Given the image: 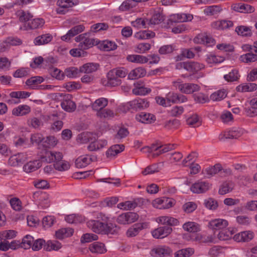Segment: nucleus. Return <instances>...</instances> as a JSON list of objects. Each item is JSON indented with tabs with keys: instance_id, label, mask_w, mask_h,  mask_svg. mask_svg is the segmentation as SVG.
<instances>
[{
	"instance_id": "f257e3e1",
	"label": "nucleus",
	"mask_w": 257,
	"mask_h": 257,
	"mask_svg": "<svg viewBox=\"0 0 257 257\" xmlns=\"http://www.w3.org/2000/svg\"><path fill=\"white\" fill-rule=\"evenodd\" d=\"M87 225L88 228L97 233L114 234L117 233L119 230V227L115 224H105L99 220H89Z\"/></svg>"
},
{
	"instance_id": "f03ea898",
	"label": "nucleus",
	"mask_w": 257,
	"mask_h": 257,
	"mask_svg": "<svg viewBox=\"0 0 257 257\" xmlns=\"http://www.w3.org/2000/svg\"><path fill=\"white\" fill-rule=\"evenodd\" d=\"M75 40L77 42H80L78 47L83 50H87L98 44L97 40L90 38L87 33L77 36L75 37Z\"/></svg>"
},
{
	"instance_id": "7ed1b4c3",
	"label": "nucleus",
	"mask_w": 257,
	"mask_h": 257,
	"mask_svg": "<svg viewBox=\"0 0 257 257\" xmlns=\"http://www.w3.org/2000/svg\"><path fill=\"white\" fill-rule=\"evenodd\" d=\"M175 87L182 93L186 94H193L195 92L200 90V87L199 85L193 83H174Z\"/></svg>"
},
{
	"instance_id": "20e7f679",
	"label": "nucleus",
	"mask_w": 257,
	"mask_h": 257,
	"mask_svg": "<svg viewBox=\"0 0 257 257\" xmlns=\"http://www.w3.org/2000/svg\"><path fill=\"white\" fill-rule=\"evenodd\" d=\"M152 204L153 207L157 209H166L173 207L175 204V201L173 199L169 198H158L154 200Z\"/></svg>"
},
{
	"instance_id": "39448f33",
	"label": "nucleus",
	"mask_w": 257,
	"mask_h": 257,
	"mask_svg": "<svg viewBox=\"0 0 257 257\" xmlns=\"http://www.w3.org/2000/svg\"><path fill=\"white\" fill-rule=\"evenodd\" d=\"M138 218L137 213L128 212L119 215L116 218V222L120 224H128L135 222Z\"/></svg>"
},
{
	"instance_id": "423d86ee",
	"label": "nucleus",
	"mask_w": 257,
	"mask_h": 257,
	"mask_svg": "<svg viewBox=\"0 0 257 257\" xmlns=\"http://www.w3.org/2000/svg\"><path fill=\"white\" fill-rule=\"evenodd\" d=\"M72 98V95L69 94H65L63 97L61 105L62 108L67 112H73L76 109V105Z\"/></svg>"
},
{
	"instance_id": "0eeeda50",
	"label": "nucleus",
	"mask_w": 257,
	"mask_h": 257,
	"mask_svg": "<svg viewBox=\"0 0 257 257\" xmlns=\"http://www.w3.org/2000/svg\"><path fill=\"white\" fill-rule=\"evenodd\" d=\"M210 187V184L207 181L198 180L191 187V190L195 193H203L205 192Z\"/></svg>"
},
{
	"instance_id": "6e6552de",
	"label": "nucleus",
	"mask_w": 257,
	"mask_h": 257,
	"mask_svg": "<svg viewBox=\"0 0 257 257\" xmlns=\"http://www.w3.org/2000/svg\"><path fill=\"white\" fill-rule=\"evenodd\" d=\"M172 230V227L170 226H161L154 229L152 231V234L155 238H163L171 234Z\"/></svg>"
},
{
	"instance_id": "1a4fd4ad",
	"label": "nucleus",
	"mask_w": 257,
	"mask_h": 257,
	"mask_svg": "<svg viewBox=\"0 0 257 257\" xmlns=\"http://www.w3.org/2000/svg\"><path fill=\"white\" fill-rule=\"evenodd\" d=\"M193 19V16L190 14H176L170 16L169 21L170 23H181L190 22Z\"/></svg>"
},
{
	"instance_id": "9d476101",
	"label": "nucleus",
	"mask_w": 257,
	"mask_h": 257,
	"mask_svg": "<svg viewBox=\"0 0 257 257\" xmlns=\"http://www.w3.org/2000/svg\"><path fill=\"white\" fill-rule=\"evenodd\" d=\"M27 160V155L23 153H18L10 157L8 163L11 166H18L22 165Z\"/></svg>"
},
{
	"instance_id": "9b49d317",
	"label": "nucleus",
	"mask_w": 257,
	"mask_h": 257,
	"mask_svg": "<svg viewBox=\"0 0 257 257\" xmlns=\"http://www.w3.org/2000/svg\"><path fill=\"white\" fill-rule=\"evenodd\" d=\"M84 29L85 27L83 25L74 26L69 30L66 35L61 37V40L66 42L69 41L71 38L82 32Z\"/></svg>"
},
{
	"instance_id": "f8f14e48",
	"label": "nucleus",
	"mask_w": 257,
	"mask_h": 257,
	"mask_svg": "<svg viewBox=\"0 0 257 257\" xmlns=\"http://www.w3.org/2000/svg\"><path fill=\"white\" fill-rule=\"evenodd\" d=\"M254 237V233L251 231H244L235 234L233 236L234 240L237 242H248Z\"/></svg>"
},
{
	"instance_id": "ddd939ff",
	"label": "nucleus",
	"mask_w": 257,
	"mask_h": 257,
	"mask_svg": "<svg viewBox=\"0 0 257 257\" xmlns=\"http://www.w3.org/2000/svg\"><path fill=\"white\" fill-rule=\"evenodd\" d=\"M12 99H9L7 102L8 103H18L20 102V98H26L30 96V93L26 91H13L10 94Z\"/></svg>"
},
{
	"instance_id": "4468645a",
	"label": "nucleus",
	"mask_w": 257,
	"mask_h": 257,
	"mask_svg": "<svg viewBox=\"0 0 257 257\" xmlns=\"http://www.w3.org/2000/svg\"><path fill=\"white\" fill-rule=\"evenodd\" d=\"M136 119L139 122L148 124L155 122L156 117L153 114L142 112L136 115Z\"/></svg>"
},
{
	"instance_id": "2eb2a0df",
	"label": "nucleus",
	"mask_w": 257,
	"mask_h": 257,
	"mask_svg": "<svg viewBox=\"0 0 257 257\" xmlns=\"http://www.w3.org/2000/svg\"><path fill=\"white\" fill-rule=\"evenodd\" d=\"M228 225V222L226 220L221 218L212 219L209 222V226L213 230L223 229Z\"/></svg>"
},
{
	"instance_id": "dca6fc26",
	"label": "nucleus",
	"mask_w": 257,
	"mask_h": 257,
	"mask_svg": "<svg viewBox=\"0 0 257 257\" xmlns=\"http://www.w3.org/2000/svg\"><path fill=\"white\" fill-rule=\"evenodd\" d=\"M232 8L235 11L243 13H251L255 11V9L253 7L243 3L233 4L232 6Z\"/></svg>"
},
{
	"instance_id": "f3484780",
	"label": "nucleus",
	"mask_w": 257,
	"mask_h": 257,
	"mask_svg": "<svg viewBox=\"0 0 257 257\" xmlns=\"http://www.w3.org/2000/svg\"><path fill=\"white\" fill-rule=\"evenodd\" d=\"M15 15L21 23H26L33 18V15L29 11L20 9L15 12Z\"/></svg>"
},
{
	"instance_id": "a211bd4d",
	"label": "nucleus",
	"mask_w": 257,
	"mask_h": 257,
	"mask_svg": "<svg viewBox=\"0 0 257 257\" xmlns=\"http://www.w3.org/2000/svg\"><path fill=\"white\" fill-rule=\"evenodd\" d=\"M159 223L169 226H176L179 225V221L175 218L168 216H161L156 219Z\"/></svg>"
},
{
	"instance_id": "6ab92c4d",
	"label": "nucleus",
	"mask_w": 257,
	"mask_h": 257,
	"mask_svg": "<svg viewBox=\"0 0 257 257\" xmlns=\"http://www.w3.org/2000/svg\"><path fill=\"white\" fill-rule=\"evenodd\" d=\"M124 149L123 145H114L111 146L106 151V156L107 158H113Z\"/></svg>"
},
{
	"instance_id": "aec40b11",
	"label": "nucleus",
	"mask_w": 257,
	"mask_h": 257,
	"mask_svg": "<svg viewBox=\"0 0 257 257\" xmlns=\"http://www.w3.org/2000/svg\"><path fill=\"white\" fill-rule=\"evenodd\" d=\"M108 101L107 98L101 97L95 100L91 104L93 110L98 112L101 109L105 108L108 105Z\"/></svg>"
},
{
	"instance_id": "412c9836",
	"label": "nucleus",
	"mask_w": 257,
	"mask_h": 257,
	"mask_svg": "<svg viewBox=\"0 0 257 257\" xmlns=\"http://www.w3.org/2000/svg\"><path fill=\"white\" fill-rule=\"evenodd\" d=\"M222 11L221 6L212 5L205 7L203 10V13L207 16H214L218 15Z\"/></svg>"
},
{
	"instance_id": "4be33fe9",
	"label": "nucleus",
	"mask_w": 257,
	"mask_h": 257,
	"mask_svg": "<svg viewBox=\"0 0 257 257\" xmlns=\"http://www.w3.org/2000/svg\"><path fill=\"white\" fill-rule=\"evenodd\" d=\"M204 68L205 65L202 63L195 61H187L186 71L194 74Z\"/></svg>"
},
{
	"instance_id": "5701e85b",
	"label": "nucleus",
	"mask_w": 257,
	"mask_h": 257,
	"mask_svg": "<svg viewBox=\"0 0 257 257\" xmlns=\"http://www.w3.org/2000/svg\"><path fill=\"white\" fill-rule=\"evenodd\" d=\"M130 106L134 109H144L149 106V103L145 99H136L130 102Z\"/></svg>"
},
{
	"instance_id": "b1692460",
	"label": "nucleus",
	"mask_w": 257,
	"mask_h": 257,
	"mask_svg": "<svg viewBox=\"0 0 257 257\" xmlns=\"http://www.w3.org/2000/svg\"><path fill=\"white\" fill-rule=\"evenodd\" d=\"M243 131L239 128H233L231 130L225 131L223 133V137L225 139H237L243 134Z\"/></svg>"
},
{
	"instance_id": "393cba45",
	"label": "nucleus",
	"mask_w": 257,
	"mask_h": 257,
	"mask_svg": "<svg viewBox=\"0 0 257 257\" xmlns=\"http://www.w3.org/2000/svg\"><path fill=\"white\" fill-rule=\"evenodd\" d=\"M45 21L43 19H34L28 23L25 24L24 27L26 30L36 29L42 27Z\"/></svg>"
},
{
	"instance_id": "a878e982",
	"label": "nucleus",
	"mask_w": 257,
	"mask_h": 257,
	"mask_svg": "<svg viewBox=\"0 0 257 257\" xmlns=\"http://www.w3.org/2000/svg\"><path fill=\"white\" fill-rule=\"evenodd\" d=\"M107 145V142L105 140H99L91 142L88 146L87 149L90 151H95L101 149Z\"/></svg>"
},
{
	"instance_id": "bb28decb",
	"label": "nucleus",
	"mask_w": 257,
	"mask_h": 257,
	"mask_svg": "<svg viewBox=\"0 0 257 257\" xmlns=\"http://www.w3.org/2000/svg\"><path fill=\"white\" fill-rule=\"evenodd\" d=\"M89 249L92 253H104L106 251L105 245L99 242H95L89 245Z\"/></svg>"
},
{
	"instance_id": "cd10ccee",
	"label": "nucleus",
	"mask_w": 257,
	"mask_h": 257,
	"mask_svg": "<svg viewBox=\"0 0 257 257\" xmlns=\"http://www.w3.org/2000/svg\"><path fill=\"white\" fill-rule=\"evenodd\" d=\"M107 86L115 87L119 85L121 83V80L111 70L109 71L107 74Z\"/></svg>"
},
{
	"instance_id": "c85d7f7f",
	"label": "nucleus",
	"mask_w": 257,
	"mask_h": 257,
	"mask_svg": "<svg viewBox=\"0 0 257 257\" xmlns=\"http://www.w3.org/2000/svg\"><path fill=\"white\" fill-rule=\"evenodd\" d=\"M92 161V158L88 155L81 156L75 160L77 168H82L86 167Z\"/></svg>"
},
{
	"instance_id": "c756f323",
	"label": "nucleus",
	"mask_w": 257,
	"mask_h": 257,
	"mask_svg": "<svg viewBox=\"0 0 257 257\" xmlns=\"http://www.w3.org/2000/svg\"><path fill=\"white\" fill-rule=\"evenodd\" d=\"M31 111V108L27 105H20L12 110V114L15 116H23L28 114Z\"/></svg>"
},
{
	"instance_id": "7c9ffc66",
	"label": "nucleus",
	"mask_w": 257,
	"mask_h": 257,
	"mask_svg": "<svg viewBox=\"0 0 257 257\" xmlns=\"http://www.w3.org/2000/svg\"><path fill=\"white\" fill-rule=\"evenodd\" d=\"M152 254L156 256L163 257L170 255L172 252V250L169 247L163 246L154 248L152 249Z\"/></svg>"
},
{
	"instance_id": "2f4dec72",
	"label": "nucleus",
	"mask_w": 257,
	"mask_h": 257,
	"mask_svg": "<svg viewBox=\"0 0 257 257\" xmlns=\"http://www.w3.org/2000/svg\"><path fill=\"white\" fill-rule=\"evenodd\" d=\"M257 89V84L254 83H243L239 85L236 88L237 92H251Z\"/></svg>"
},
{
	"instance_id": "473e14b6",
	"label": "nucleus",
	"mask_w": 257,
	"mask_h": 257,
	"mask_svg": "<svg viewBox=\"0 0 257 257\" xmlns=\"http://www.w3.org/2000/svg\"><path fill=\"white\" fill-rule=\"evenodd\" d=\"M41 166V163L39 160H35L28 162L24 166L23 169L26 172L31 173L37 170Z\"/></svg>"
},
{
	"instance_id": "72a5a7b5",
	"label": "nucleus",
	"mask_w": 257,
	"mask_h": 257,
	"mask_svg": "<svg viewBox=\"0 0 257 257\" xmlns=\"http://www.w3.org/2000/svg\"><path fill=\"white\" fill-rule=\"evenodd\" d=\"M74 230L71 228H62L56 231L55 235L57 238L62 239L72 236Z\"/></svg>"
},
{
	"instance_id": "f704fd0d",
	"label": "nucleus",
	"mask_w": 257,
	"mask_h": 257,
	"mask_svg": "<svg viewBox=\"0 0 257 257\" xmlns=\"http://www.w3.org/2000/svg\"><path fill=\"white\" fill-rule=\"evenodd\" d=\"M146 74V70L142 67H138L132 70L128 74V78L134 80L144 77Z\"/></svg>"
},
{
	"instance_id": "c9c22d12",
	"label": "nucleus",
	"mask_w": 257,
	"mask_h": 257,
	"mask_svg": "<svg viewBox=\"0 0 257 257\" xmlns=\"http://www.w3.org/2000/svg\"><path fill=\"white\" fill-rule=\"evenodd\" d=\"M96 115L100 119H110L114 117L115 113L112 110L104 108L96 112Z\"/></svg>"
},
{
	"instance_id": "e433bc0d",
	"label": "nucleus",
	"mask_w": 257,
	"mask_h": 257,
	"mask_svg": "<svg viewBox=\"0 0 257 257\" xmlns=\"http://www.w3.org/2000/svg\"><path fill=\"white\" fill-rule=\"evenodd\" d=\"M126 60L129 62L140 64L146 63L149 61V58L140 55H128Z\"/></svg>"
},
{
	"instance_id": "4c0bfd02",
	"label": "nucleus",
	"mask_w": 257,
	"mask_h": 257,
	"mask_svg": "<svg viewBox=\"0 0 257 257\" xmlns=\"http://www.w3.org/2000/svg\"><path fill=\"white\" fill-rule=\"evenodd\" d=\"M144 223H136L129 228L126 231L127 237H134L138 234L141 230L144 228Z\"/></svg>"
},
{
	"instance_id": "58836bf2",
	"label": "nucleus",
	"mask_w": 257,
	"mask_h": 257,
	"mask_svg": "<svg viewBox=\"0 0 257 257\" xmlns=\"http://www.w3.org/2000/svg\"><path fill=\"white\" fill-rule=\"evenodd\" d=\"M222 169V166L220 164H216L214 166H209L206 168L203 172L207 175L208 177H211L218 173Z\"/></svg>"
},
{
	"instance_id": "ea45409f",
	"label": "nucleus",
	"mask_w": 257,
	"mask_h": 257,
	"mask_svg": "<svg viewBox=\"0 0 257 257\" xmlns=\"http://www.w3.org/2000/svg\"><path fill=\"white\" fill-rule=\"evenodd\" d=\"M97 63H87L80 67L79 71L85 73H91L96 71L99 68Z\"/></svg>"
},
{
	"instance_id": "a19ab883",
	"label": "nucleus",
	"mask_w": 257,
	"mask_h": 257,
	"mask_svg": "<svg viewBox=\"0 0 257 257\" xmlns=\"http://www.w3.org/2000/svg\"><path fill=\"white\" fill-rule=\"evenodd\" d=\"M61 247V243L57 240H48L44 245V249L47 251L58 250Z\"/></svg>"
},
{
	"instance_id": "79ce46f5",
	"label": "nucleus",
	"mask_w": 257,
	"mask_h": 257,
	"mask_svg": "<svg viewBox=\"0 0 257 257\" xmlns=\"http://www.w3.org/2000/svg\"><path fill=\"white\" fill-rule=\"evenodd\" d=\"M53 37L50 34H46L36 37L34 40L36 45H44L52 41Z\"/></svg>"
},
{
	"instance_id": "37998d69",
	"label": "nucleus",
	"mask_w": 257,
	"mask_h": 257,
	"mask_svg": "<svg viewBox=\"0 0 257 257\" xmlns=\"http://www.w3.org/2000/svg\"><path fill=\"white\" fill-rule=\"evenodd\" d=\"M183 228L189 232L195 233L200 230V225L194 222H188L184 223Z\"/></svg>"
},
{
	"instance_id": "c03bdc74",
	"label": "nucleus",
	"mask_w": 257,
	"mask_h": 257,
	"mask_svg": "<svg viewBox=\"0 0 257 257\" xmlns=\"http://www.w3.org/2000/svg\"><path fill=\"white\" fill-rule=\"evenodd\" d=\"M194 101L196 103L204 104L209 102V99L208 95L202 92H198L192 95Z\"/></svg>"
},
{
	"instance_id": "a18cd8bd",
	"label": "nucleus",
	"mask_w": 257,
	"mask_h": 257,
	"mask_svg": "<svg viewBox=\"0 0 257 257\" xmlns=\"http://www.w3.org/2000/svg\"><path fill=\"white\" fill-rule=\"evenodd\" d=\"M234 187V184L232 181H227L223 183L219 190V193L221 195L225 194L231 191Z\"/></svg>"
},
{
	"instance_id": "49530a36",
	"label": "nucleus",
	"mask_w": 257,
	"mask_h": 257,
	"mask_svg": "<svg viewBox=\"0 0 257 257\" xmlns=\"http://www.w3.org/2000/svg\"><path fill=\"white\" fill-rule=\"evenodd\" d=\"M239 60L241 62L249 63L257 60V54H254L252 52L247 53L240 56Z\"/></svg>"
},
{
	"instance_id": "de8ad7c7",
	"label": "nucleus",
	"mask_w": 257,
	"mask_h": 257,
	"mask_svg": "<svg viewBox=\"0 0 257 257\" xmlns=\"http://www.w3.org/2000/svg\"><path fill=\"white\" fill-rule=\"evenodd\" d=\"M79 0H58L57 4L58 7L67 8H72L79 4Z\"/></svg>"
},
{
	"instance_id": "09e8293b",
	"label": "nucleus",
	"mask_w": 257,
	"mask_h": 257,
	"mask_svg": "<svg viewBox=\"0 0 257 257\" xmlns=\"http://www.w3.org/2000/svg\"><path fill=\"white\" fill-rule=\"evenodd\" d=\"M100 48L104 51H109L114 50L117 48V45L114 42L105 40L100 44Z\"/></svg>"
},
{
	"instance_id": "8fccbe9b",
	"label": "nucleus",
	"mask_w": 257,
	"mask_h": 257,
	"mask_svg": "<svg viewBox=\"0 0 257 257\" xmlns=\"http://www.w3.org/2000/svg\"><path fill=\"white\" fill-rule=\"evenodd\" d=\"M133 92L136 95H145L150 93L151 89L140 84H137L136 87L133 89Z\"/></svg>"
},
{
	"instance_id": "3c124183",
	"label": "nucleus",
	"mask_w": 257,
	"mask_h": 257,
	"mask_svg": "<svg viewBox=\"0 0 257 257\" xmlns=\"http://www.w3.org/2000/svg\"><path fill=\"white\" fill-rule=\"evenodd\" d=\"M227 96V92L225 89H220L213 93L210 95V99L213 101H220Z\"/></svg>"
},
{
	"instance_id": "603ef678",
	"label": "nucleus",
	"mask_w": 257,
	"mask_h": 257,
	"mask_svg": "<svg viewBox=\"0 0 257 257\" xmlns=\"http://www.w3.org/2000/svg\"><path fill=\"white\" fill-rule=\"evenodd\" d=\"M240 77L238 71L236 69H233L228 74L224 75V79L227 82H233L237 81Z\"/></svg>"
},
{
	"instance_id": "864d4df0",
	"label": "nucleus",
	"mask_w": 257,
	"mask_h": 257,
	"mask_svg": "<svg viewBox=\"0 0 257 257\" xmlns=\"http://www.w3.org/2000/svg\"><path fill=\"white\" fill-rule=\"evenodd\" d=\"M137 203L135 201H127L119 203L117 204V208L125 210H129L135 208Z\"/></svg>"
},
{
	"instance_id": "5fc2aeb1",
	"label": "nucleus",
	"mask_w": 257,
	"mask_h": 257,
	"mask_svg": "<svg viewBox=\"0 0 257 257\" xmlns=\"http://www.w3.org/2000/svg\"><path fill=\"white\" fill-rule=\"evenodd\" d=\"M137 2L135 0H125L121 4L119 7L121 11H126L136 6Z\"/></svg>"
},
{
	"instance_id": "6e6d98bb",
	"label": "nucleus",
	"mask_w": 257,
	"mask_h": 257,
	"mask_svg": "<svg viewBox=\"0 0 257 257\" xmlns=\"http://www.w3.org/2000/svg\"><path fill=\"white\" fill-rule=\"evenodd\" d=\"M33 0H15L13 3L7 4L5 8L8 9L14 8L15 6L23 7L32 2Z\"/></svg>"
},
{
	"instance_id": "4d7b16f0",
	"label": "nucleus",
	"mask_w": 257,
	"mask_h": 257,
	"mask_svg": "<svg viewBox=\"0 0 257 257\" xmlns=\"http://www.w3.org/2000/svg\"><path fill=\"white\" fill-rule=\"evenodd\" d=\"M194 252L192 248H186L178 250L175 253V257H190Z\"/></svg>"
},
{
	"instance_id": "13d9d810",
	"label": "nucleus",
	"mask_w": 257,
	"mask_h": 257,
	"mask_svg": "<svg viewBox=\"0 0 257 257\" xmlns=\"http://www.w3.org/2000/svg\"><path fill=\"white\" fill-rule=\"evenodd\" d=\"M155 36V33L151 31H142L136 34V37L140 40L150 39Z\"/></svg>"
},
{
	"instance_id": "bf43d9fd",
	"label": "nucleus",
	"mask_w": 257,
	"mask_h": 257,
	"mask_svg": "<svg viewBox=\"0 0 257 257\" xmlns=\"http://www.w3.org/2000/svg\"><path fill=\"white\" fill-rule=\"evenodd\" d=\"M235 32L238 35L242 36H250L252 35L250 29L246 26H238L235 29Z\"/></svg>"
},
{
	"instance_id": "052dcab7",
	"label": "nucleus",
	"mask_w": 257,
	"mask_h": 257,
	"mask_svg": "<svg viewBox=\"0 0 257 257\" xmlns=\"http://www.w3.org/2000/svg\"><path fill=\"white\" fill-rule=\"evenodd\" d=\"M233 233V229L222 230L219 232L218 238L221 240H226L231 238Z\"/></svg>"
},
{
	"instance_id": "680f3d73",
	"label": "nucleus",
	"mask_w": 257,
	"mask_h": 257,
	"mask_svg": "<svg viewBox=\"0 0 257 257\" xmlns=\"http://www.w3.org/2000/svg\"><path fill=\"white\" fill-rule=\"evenodd\" d=\"M57 144V141L54 136H49L43 141L42 145L45 148L54 147Z\"/></svg>"
},
{
	"instance_id": "e2e57ef3",
	"label": "nucleus",
	"mask_w": 257,
	"mask_h": 257,
	"mask_svg": "<svg viewBox=\"0 0 257 257\" xmlns=\"http://www.w3.org/2000/svg\"><path fill=\"white\" fill-rule=\"evenodd\" d=\"M10 203L12 208L16 211H20L22 209V203L20 199L14 197L10 199Z\"/></svg>"
},
{
	"instance_id": "0e129e2a",
	"label": "nucleus",
	"mask_w": 257,
	"mask_h": 257,
	"mask_svg": "<svg viewBox=\"0 0 257 257\" xmlns=\"http://www.w3.org/2000/svg\"><path fill=\"white\" fill-rule=\"evenodd\" d=\"M69 164L62 159L54 164V167L56 170L60 171H63L68 170L69 168Z\"/></svg>"
},
{
	"instance_id": "69168bd1",
	"label": "nucleus",
	"mask_w": 257,
	"mask_h": 257,
	"mask_svg": "<svg viewBox=\"0 0 257 257\" xmlns=\"http://www.w3.org/2000/svg\"><path fill=\"white\" fill-rule=\"evenodd\" d=\"M111 71L119 79L124 78L128 74V71L124 67L113 68Z\"/></svg>"
},
{
	"instance_id": "338daca9",
	"label": "nucleus",
	"mask_w": 257,
	"mask_h": 257,
	"mask_svg": "<svg viewBox=\"0 0 257 257\" xmlns=\"http://www.w3.org/2000/svg\"><path fill=\"white\" fill-rule=\"evenodd\" d=\"M33 241V237L30 235H27L23 238L21 246L24 249H29L32 246Z\"/></svg>"
},
{
	"instance_id": "774afa93",
	"label": "nucleus",
	"mask_w": 257,
	"mask_h": 257,
	"mask_svg": "<svg viewBox=\"0 0 257 257\" xmlns=\"http://www.w3.org/2000/svg\"><path fill=\"white\" fill-rule=\"evenodd\" d=\"M83 143L94 142L96 140V135L91 132H85L81 135Z\"/></svg>"
}]
</instances>
